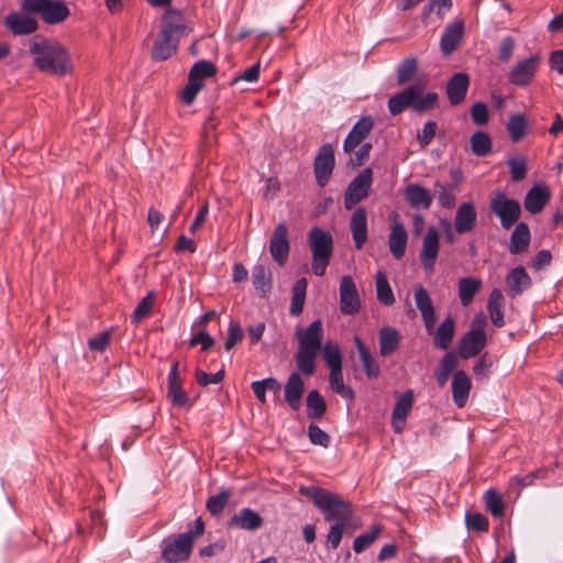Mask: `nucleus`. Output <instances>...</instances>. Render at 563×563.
Wrapping results in <instances>:
<instances>
[{
    "label": "nucleus",
    "instance_id": "6e6d98bb",
    "mask_svg": "<svg viewBox=\"0 0 563 563\" xmlns=\"http://www.w3.org/2000/svg\"><path fill=\"white\" fill-rule=\"evenodd\" d=\"M380 532V526H373L368 532L363 533L354 539L353 550L356 553L363 552L375 542V540L379 537Z\"/></svg>",
    "mask_w": 563,
    "mask_h": 563
},
{
    "label": "nucleus",
    "instance_id": "338daca9",
    "mask_svg": "<svg viewBox=\"0 0 563 563\" xmlns=\"http://www.w3.org/2000/svg\"><path fill=\"white\" fill-rule=\"evenodd\" d=\"M471 118L474 123L485 125L488 122V109L484 102H476L471 108Z\"/></svg>",
    "mask_w": 563,
    "mask_h": 563
},
{
    "label": "nucleus",
    "instance_id": "4d7b16f0",
    "mask_svg": "<svg viewBox=\"0 0 563 563\" xmlns=\"http://www.w3.org/2000/svg\"><path fill=\"white\" fill-rule=\"evenodd\" d=\"M485 504L487 510L494 516V517H503L505 512V504L500 497V495L494 490L489 489L485 493L484 496Z\"/></svg>",
    "mask_w": 563,
    "mask_h": 563
},
{
    "label": "nucleus",
    "instance_id": "8fccbe9b",
    "mask_svg": "<svg viewBox=\"0 0 563 563\" xmlns=\"http://www.w3.org/2000/svg\"><path fill=\"white\" fill-rule=\"evenodd\" d=\"M512 181H520L527 175L528 159L525 155L518 154L510 157L507 162Z\"/></svg>",
    "mask_w": 563,
    "mask_h": 563
},
{
    "label": "nucleus",
    "instance_id": "c03bdc74",
    "mask_svg": "<svg viewBox=\"0 0 563 563\" xmlns=\"http://www.w3.org/2000/svg\"><path fill=\"white\" fill-rule=\"evenodd\" d=\"M307 290V280L301 278L296 282L292 288V298L289 307L291 316H299L302 312Z\"/></svg>",
    "mask_w": 563,
    "mask_h": 563
},
{
    "label": "nucleus",
    "instance_id": "9d476101",
    "mask_svg": "<svg viewBox=\"0 0 563 563\" xmlns=\"http://www.w3.org/2000/svg\"><path fill=\"white\" fill-rule=\"evenodd\" d=\"M340 309L343 314L353 316L361 309V298L353 278L343 276L340 282Z\"/></svg>",
    "mask_w": 563,
    "mask_h": 563
},
{
    "label": "nucleus",
    "instance_id": "49530a36",
    "mask_svg": "<svg viewBox=\"0 0 563 563\" xmlns=\"http://www.w3.org/2000/svg\"><path fill=\"white\" fill-rule=\"evenodd\" d=\"M217 73V67L213 63L201 59L194 64L189 71L188 79L202 82L205 78L212 77Z\"/></svg>",
    "mask_w": 563,
    "mask_h": 563
},
{
    "label": "nucleus",
    "instance_id": "58836bf2",
    "mask_svg": "<svg viewBox=\"0 0 563 563\" xmlns=\"http://www.w3.org/2000/svg\"><path fill=\"white\" fill-rule=\"evenodd\" d=\"M306 406L308 417L314 420L321 419L328 408L323 396L317 389H312L308 393Z\"/></svg>",
    "mask_w": 563,
    "mask_h": 563
},
{
    "label": "nucleus",
    "instance_id": "052dcab7",
    "mask_svg": "<svg viewBox=\"0 0 563 563\" xmlns=\"http://www.w3.org/2000/svg\"><path fill=\"white\" fill-rule=\"evenodd\" d=\"M308 437L310 442L314 445L328 448L331 443L330 435L327 432H324L320 427L313 423H311L308 427Z\"/></svg>",
    "mask_w": 563,
    "mask_h": 563
},
{
    "label": "nucleus",
    "instance_id": "69168bd1",
    "mask_svg": "<svg viewBox=\"0 0 563 563\" xmlns=\"http://www.w3.org/2000/svg\"><path fill=\"white\" fill-rule=\"evenodd\" d=\"M466 525H467L468 529L475 530V531L486 532V531H488V528H489L488 519L479 512L467 514L466 515Z\"/></svg>",
    "mask_w": 563,
    "mask_h": 563
},
{
    "label": "nucleus",
    "instance_id": "6e6552de",
    "mask_svg": "<svg viewBox=\"0 0 563 563\" xmlns=\"http://www.w3.org/2000/svg\"><path fill=\"white\" fill-rule=\"evenodd\" d=\"M373 183V172L371 168L363 169L347 186L344 194V207L347 210L354 208L360 201L365 199Z\"/></svg>",
    "mask_w": 563,
    "mask_h": 563
},
{
    "label": "nucleus",
    "instance_id": "473e14b6",
    "mask_svg": "<svg viewBox=\"0 0 563 563\" xmlns=\"http://www.w3.org/2000/svg\"><path fill=\"white\" fill-rule=\"evenodd\" d=\"M504 303L505 298L501 290L498 288L493 289L487 300V311L492 323L497 328H501L505 324L503 312Z\"/></svg>",
    "mask_w": 563,
    "mask_h": 563
},
{
    "label": "nucleus",
    "instance_id": "5701e85b",
    "mask_svg": "<svg viewBox=\"0 0 563 563\" xmlns=\"http://www.w3.org/2000/svg\"><path fill=\"white\" fill-rule=\"evenodd\" d=\"M299 347L320 351L322 347L323 329L321 320H316L306 330H297Z\"/></svg>",
    "mask_w": 563,
    "mask_h": 563
},
{
    "label": "nucleus",
    "instance_id": "37998d69",
    "mask_svg": "<svg viewBox=\"0 0 563 563\" xmlns=\"http://www.w3.org/2000/svg\"><path fill=\"white\" fill-rule=\"evenodd\" d=\"M471 150L474 155L484 157L492 152V139L484 131H477L470 139Z\"/></svg>",
    "mask_w": 563,
    "mask_h": 563
},
{
    "label": "nucleus",
    "instance_id": "4be33fe9",
    "mask_svg": "<svg viewBox=\"0 0 563 563\" xmlns=\"http://www.w3.org/2000/svg\"><path fill=\"white\" fill-rule=\"evenodd\" d=\"M464 33V23L461 20L453 21L448 24L441 35L440 47L441 52L449 56L460 45Z\"/></svg>",
    "mask_w": 563,
    "mask_h": 563
},
{
    "label": "nucleus",
    "instance_id": "13d9d810",
    "mask_svg": "<svg viewBox=\"0 0 563 563\" xmlns=\"http://www.w3.org/2000/svg\"><path fill=\"white\" fill-rule=\"evenodd\" d=\"M418 64L412 57L401 62L397 69V84L405 85L410 81L417 73Z\"/></svg>",
    "mask_w": 563,
    "mask_h": 563
},
{
    "label": "nucleus",
    "instance_id": "4468645a",
    "mask_svg": "<svg viewBox=\"0 0 563 563\" xmlns=\"http://www.w3.org/2000/svg\"><path fill=\"white\" fill-rule=\"evenodd\" d=\"M264 526L262 516L251 508H241L228 521V528L244 531H257Z\"/></svg>",
    "mask_w": 563,
    "mask_h": 563
},
{
    "label": "nucleus",
    "instance_id": "603ef678",
    "mask_svg": "<svg viewBox=\"0 0 563 563\" xmlns=\"http://www.w3.org/2000/svg\"><path fill=\"white\" fill-rule=\"evenodd\" d=\"M413 405V393L412 390L405 391L396 401L393 410V418L398 420H406Z\"/></svg>",
    "mask_w": 563,
    "mask_h": 563
},
{
    "label": "nucleus",
    "instance_id": "de8ad7c7",
    "mask_svg": "<svg viewBox=\"0 0 563 563\" xmlns=\"http://www.w3.org/2000/svg\"><path fill=\"white\" fill-rule=\"evenodd\" d=\"M454 185L446 186L442 184L440 180H437L434 183V192L438 196L439 203L443 208L451 209L455 206L456 198L454 195Z\"/></svg>",
    "mask_w": 563,
    "mask_h": 563
},
{
    "label": "nucleus",
    "instance_id": "0eeeda50",
    "mask_svg": "<svg viewBox=\"0 0 563 563\" xmlns=\"http://www.w3.org/2000/svg\"><path fill=\"white\" fill-rule=\"evenodd\" d=\"M489 210L500 220V224L505 230H509L514 227L521 214V206L519 201L508 198L501 191H498L492 198Z\"/></svg>",
    "mask_w": 563,
    "mask_h": 563
},
{
    "label": "nucleus",
    "instance_id": "b1692460",
    "mask_svg": "<svg viewBox=\"0 0 563 563\" xmlns=\"http://www.w3.org/2000/svg\"><path fill=\"white\" fill-rule=\"evenodd\" d=\"M350 230L355 249L361 250L367 241V214L364 208H357L351 217Z\"/></svg>",
    "mask_w": 563,
    "mask_h": 563
},
{
    "label": "nucleus",
    "instance_id": "c9c22d12",
    "mask_svg": "<svg viewBox=\"0 0 563 563\" xmlns=\"http://www.w3.org/2000/svg\"><path fill=\"white\" fill-rule=\"evenodd\" d=\"M455 321L452 317H448L438 328L433 343L440 350H446L454 338Z\"/></svg>",
    "mask_w": 563,
    "mask_h": 563
},
{
    "label": "nucleus",
    "instance_id": "3c124183",
    "mask_svg": "<svg viewBox=\"0 0 563 563\" xmlns=\"http://www.w3.org/2000/svg\"><path fill=\"white\" fill-rule=\"evenodd\" d=\"M167 397L178 407L189 405V397L181 387V379L167 382Z\"/></svg>",
    "mask_w": 563,
    "mask_h": 563
},
{
    "label": "nucleus",
    "instance_id": "680f3d73",
    "mask_svg": "<svg viewBox=\"0 0 563 563\" xmlns=\"http://www.w3.org/2000/svg\"><path fill=\"white\" fill-rule=\"evenodd\" d=\"M452 8V0H429L422 11V18L427 19L433 11L439 16H443Z\"/></svg>",
    "mask_w": 563,
    "mask_h": 563
},
{
    "label": "nucleus",
    "instance_id": "f257e3e1",
    "mask_svg": "<svg viewBox=\"0 0 563 563\" xmlns=\"http://www.w3.org/2000/svg\"><path fill=\"white\" fill-rule=\"evenodd\" d=\"M34 65L43 73L63 77L71 71L73 62L68 49L53 38H34L30 45Z\"/></svg>",
    "mask_w": 563,
    "mask_h": 563
},
{
    "label": "nucleus",
    "instance_id": "864d4df0",
    "mask_svg": "<svg viewBox=\"0 0 563 563\" xmlns=\"http://www.w3.org/2000/svg\"><path fill=\"white\" fill-rule=\"evenodd\" d=\"M154 306V292H148L135 307L131 321L132 323L137 324L143 319L147 318L152 313V309Z\"/></svg>",
    "mask_w": 563,
    "mask_h": 563
},
{
    "label": "nucleus",
    "instance_id": "423d86ee",
    "mask_svg": "<svg viewBox=\"0 0 563 563\" xmlns=\"http://www.w3.org/2000/svg\"><path fill=\"white\" fill-rule=\"evenodd\" d=\"M194 548L191 532L169 536L163 541V559L167 563H180L189 559Z\"/></svg>",
    "mask_w": 563,
    "mask_h": 563
},
{
    "label": "nucleus",
    "instance_id": "2f4dec72",
    "mask_svg": "<svg viewBox=\"0 0 563 563\" xmlns=\"http://www.w3.org/2000/svg\"><path fill=\"white\" fill-rule=\"evenodd\" d=\"M416 98L415 87L412 85L405 88L388 99V110L391 115L400 114L405 109L411 108Z\"/></svg>",
    "mask_w": 563,
    "mask_h": 563
},
{
    "label": "nucleus",
    "instance_id": "a18cd8bd",
    "mask_svg": "<svg viewBox=\"0 0 563 563\" xmlns=\"http://www.w3.org/2000/svg\"><path fill=\"white\" fill-rule=\"evenodd\" d=\"M254 287L266 296L272 289L271 273L262 264L255 265L252 272Z\"/></svg>",
    "mask_w": 563,
    "mask_h": 563
},
{
    "label": "nucleus",
    "instance_id": "ea45409f",
    "mask_svg": "<svg viewBox=\"0 0 563 563\" xmlns=\"http://www.w3.org/2000/svg\"><path fill=\"white\" fill-rule=\"evenodd\" d=\"M412 87H415L416 98L412 103V109L416 112H424L428 109H431L435 106L439 96L437 92H428L426 95H422L424 90L423 84H413Z\"/></svg>",
    "mask_w": 563,
    "mask_h": 563
},
{
    "label": "nucleus",
    "instance_id": "a19ab883",
    "mask_svg": "<svg viewBox=\"0 0 563 563\" xmlns=\"http://www.w3.org/2000/svg\"><path fill=\"white\" fill-rule=\"evenodd\" d=\"M529 123L522 113L511 114L507 122V131L512 142H519L527 133Z\"/></svg>",
    "mask_w": 563,
    "mask_h": 563
},
{
    "label": "nucleus",
    "instance_id": "f704fd0d",
    "mask_svg": "<svg viewBox=\"0 0 563 563\" xmlns=\"http://www.w3.org/2000/svg\"><path fill=\"white\" fill-rule=\"evenodd\" d=\"M320 351L298 347L295 361L300 373L311 376L316 372V358Z\"/></svg>",
    "mask_w": 563,
    "mask_h": 563
},
{
    "label": "nucleus",
    "instance_id": "ddd939ff",
    "mask_svg": "<svg viewBox=\"0 0 563 563\" xmlns=\"http://www.w3.org/2000/svg\"><path fill=\"white\" fill-rule=\"evenodd\" d=\"M269 253L278 265H284L289 255L288 229L285 223H279L272 233L269 240Z\"/></svg>",
    "mask_w": 563,
    "mask_h": 563
},
{
    "label": "nucleus",
    "instance_id": "6ab92c4d",
    "mask_svg": "<svg viewBox=\"0 0 563 563\" xmlns=\"http://www.w3.org/2000/svg\"><path fill=\"white\" fill-rule=\"evenodd\" d=\"M477 223V211L473 202L459 206L454 217V231L459 234L472 232Z\"/></svg>",
    "mask_w": 563,
    "mask_h": 563
},
{
    "label": "nucleus",
    "instance_id": "20e7f679",
    "mask_svg": "<svg viewBox=\"0 0 563 563\" xmlns=\"http://www.w3.org/2000/svg\"><path fill=\"white\" fill-rule=\"evenodd\" d=\"M308 243L312 253V272L317 276H323L333 254V238L323 229L313 227L309 231Z\"/></svg>",
    "mask_w": 563,
    "mask_h": 563
},
{
    "label": "nucleus",
    "instance_id": "0e129e2a",
    "mask_svg": "<svg viewBox=\"0 0 563 563\" xmlns=\"http://www.w3.org/2000/svg\"><path fill=\"white\" fill-rule=\"evenodd\" d=\"M438 124L435 121H428L424 123L422 130L418 133L417 140L421 148L427 147L435 136Z\"/></svg>",
    "mask_w": 563,
    "mask_h": 563
},
{
    "label": "nucleus",
    "instance_id": "79ce46f5",
    "mask_svg": "<svg viewBox=\"0 0 563 563\" xmlns=\"http://www.w3.org/2000/svg\"><path fill=\"white\" fill-rule=\"evenodd\" d=\"M375 284L378 301L385 306L393 305L395 302V296L384 272H377Z\"/></svg>",
    "mask_w": 563,
    "mask_h": 563
},
{
    "label": "nucleus",
    "instance_id": "a211bd4d",
    "mask_svg": "<svg viewBox=\"0 0 563 563\" xmlns=\"http://www.w3.org/2000/svg\"><path fill=\"white\" fill-rule=\"evenodd\" d=\"M471 79L466 73L460 71L452 75L446 84V96L452 106L462 103L467 95Z\"/></svg>",
    "mask_w": 563,
    "mask_h": 563
},
{
    "label": "nucleus",
    "instance_id": "c756f323",
    "mask_svg": "<svg viewBox=\"0 0 563 563\" xmlns=\"http://www.w3.org/2000/svg\"><path fill=\"white\" fill-rule=\"evenodd\" d=\"M401 335L399 331L393 327H383L378 331L379 354L388 356L394 353L400 344Z\"/></svg>",
    "mask_w": 563,
    "mask_h": 563
},
{
    "label": "nucleus",
    "instance_id": "9b49d317",
    "mask_svg": "<svg viewBox=\"0 0 563 563\" xmlns=\"http://www.w3.org/2000/svg\"><path fill=\"white\" fill-rule=\"evenodd\" d=\"M440 250V234L435 227H429L422 240L420 261L424 271L432 273Z\"/></svg>",
    "mask_w": 563,
    "mask_h": 563
},
{
    "label": "nucleus",
    "instance_id": "bf43d9fd",
    "mask_svg": "<svg viewBox=\"0 0 563 563\" xmlns=\"http://www.w3.org/2000/svg\"><path fill=\"white\" fill-rule=\"evenodd\" d=\"M230 498L231 494L229 492H221L220 494L211 496L207 500L206 507L211 515H220L228 505Z\"/></svg>",
    "mask_w": 563,
    "mask_h": 563
},
{
    "label": "nucleus",
    "instance_id": "09e8293b",
    "mask_svg": "<svg viewBox=\"0 0 563 563\" xmlns=\"http://www.w3.org/2000/svg\"><path fill=\"white\" fill-rule=\"evenodd\" d=\"M329 383L332 390L342 396L343 398H354V390L351 387L346 386L343 382L342 368L338 371H330Z\"/></svg>",
    "mask_w": 563,
    "mask_h": 563
},
{
    "label": "nucleus",
    "instance_id": "e433bc0d",
    "mask_svg": "<svg viewBox=\"0 0 563 563\" xmlns=\"http://www.w3.org/2000/svg\"><path fill=\"white\" fill-rule=\"evenodd\" d=\"M482 282L475 277H464L459 280V297L462 306L467 307L479 291Z\"/></svg>",
    "mask_w": 563,
    "mask_h": 563
},
{
    "label": "nucleus",
    "instance_id": "bb28decb",
    "mask_svg": "<svg viewBox=\"0 0 563 563\" xmlns=\"http://www.w3.org/2000/svg\"><path fill=\"white\" fill-rule=\"evenodd\" d=\"M4 24L15 35H26L34 33L38 26L35 19L16 12L7 15L4 19Z\"/></svg>",
    "mask_w": 563,
    "mask_h": 563
},
{
    "label": "nucleus",
    "instance_id": "7c9ffc66",
    "mask_svg": "<svg viewBox=\"0 0 563 563\" xmlns=\"http://www.w3.org/2000/svg\"><path fill=\"white\" fill-rule=\"evenodd\" d=\"M530 240L531 234L528 224L525 222L518 223L510 236L509 252L515 255L526 252Z\"/></svg>",
    "mask_w": 563,
    "mask_h": 563
},
{
    "label": "nucleus",
    "instance_id": "dca6fc26",
    "mask_svg": "<svg viewBox=\"0 0 563 563\" xmlns=\"http://www.w3.org/2000/svg\"><path fill=\"white\" fill-rule=\"evenodd\" d=\"M407 243V230L404 223L397 219V214H395L388 235V247L395 260H401L405 256Z\"/></svg>",
    "mask_w": 563,
    "mask_h": 563
},
{
    "label": "nucleus",
    "instance_id": "a878e982",
    "mask_svg": "<svg viewBox=\"0 0 563 563\" xmlns=\"http://www.w3.org/2000/svg\"><path fill=\"white\" fill-rule=\"evenodd\" d=\"M551 197L550 190L545 186H533L525 197V208L528 212L537 214L543 210Z\"/></svg>",
    "mask_w": 563,
    "mask_h": 563
},
{
    "label": "nucleus",
    "instance_id": "1a4fd4ad",
    "mask_svg": "<svg viewBox=\"0 0 563 563\" xmlns=\"http://www.w3.org/2000/svg\"><path fill=\"white\" fill-rule=\"evenodd\" d=\"M335 166L334 150L331 144H323L314 158L313 173L316 181L320 187H324L333 173Z\"/></svg>",
    "mask_w": 563,
    "mask_h": 563
},
{
    "label": "nucleus",
    "instance_id": "393cba45",
    "mask_svg": "<svg viewBox=\"0 0 563 563\" xmlns=\"http://www.w3.org/2000/svg\"><path fill=\"white\" fill-rule=\"evenodd\" d=\"M472 382L464 371H456L452 377V398L459 408H463L468 399Z\"/></svg>",
    "mask_w": 563,
    "mask_h": 563
},
{
    "label": "nucleus",
    "instance_id": "f3484780",
    "mask_svg": "<svg viewBox=\"0 0 563 563\" xmlns=\"http://www.w3.org/2000/svg\"><path fill=\"white\" fill-rule=\"evenodd\" d=\"M374 126L372 117L361 118L349 132L343 142V151L352 153L368 136Z\"/></svg>",
    "mask_w": 563,
    "mask_h": 563
},
{
    "label": "nucleus",
    "instance_id": "f03ea898",
    "mask_svg": "<svg viewBox=\"0 0 563 563\" xmlns=\"http://www.w3.org/2000/svg\"><path fill=\"white\" fill-rule=\"evenodd\" d=\"M184 14L169 8L162 16L158 35L152 47L154 60H166L176 54L179 41L188 33Z\"/></svg>",
    "mask_w": 563,
    "mask_h": 563
},
{
    "label": "nucleus",
    "instance_id": "cd10ccee",
    "mask_svg": "<svg viewBox=\"0 0 563 563\" xmlns=\"http://www.w3.org/2000/svg\"><path fill=\"white\" fill-rule=\"evenodd\" d=\"M405 198L415 209H429L433 201V195L419 184H409L405 188Z\"/></svg>",
    "mask_w": 563,
    "mask_h": 563
},
{
    "label": "nucleus",
    "instance_id": "f8f14e48",
    "mask_svg": "<svg viewBox=\"0 0 563 563\" xmlns=\"http://www.w3.org/2000/svg\"><path fill=\"white\" fill-rule=\"evenodd\" d=\"M539 64V55H532L529 58L517 62L508 75V80L518 87L528 86L532 81Z\"/></svg>",
    "mask_w": 563,
    "mask_h": 563
},
{
    "label": "nucleus",
    "instance_id": "2eb2a0df",
    "mask_svg": "<svg viewBox=\"0 0 563 563\" xmlns=\"http://www.w3.org/2000/svg\"><path fill=\"white\" fill-rule=\"evenodd\" d=\"M305 393V382L298 372L289 374L284 385V401L294 411L301 408V400Z\"/></svg>",
    "mask_w": 563,
    "mask_h": 563
},
{
    "label": "nucleus",
    "instance_id": "aec40b11",
    "mask_svg": "<svg viewBox=\"0 0 563 563\" xmlns=\"http://www.w3.org/2000/svg\"><path fill=\"white\" fill-rule=\"evenodd\" d=\"M487 343L486 334L467 331L461 339L457 347L459 356L467 360L478 355Z\"/></svg>",
    "mask_w": 563,
    "mask_h": 563
},
{
    "label": "nucleus",
    "instance_id": "4c0bfd02",
    "mask_svg": "<svg viewBox=\"0 0 563 563\" xmlns=\"http://www.w3.org/2000/svg\"><path fill=\"white\" fill-rule=\"evenodd\" d=\"M459 360L454 352H448L441 360L438 368L435 369V379L440 387H443L451 375V373L457 367Z\"/></svg>",
    "mask_w": 563,
    "mask_h": 563
},
{
    "label": "nucleus",
    "instance_id": "5fc2aeb1",
    "mask_svg": "<svg viewBox=\"0 0 563 563\" xmlns=\"http://www.w3.org/2000/svg\"><path fill=\"white\" fill-rule=\"evenodd\" d=\"M324 362L330 371H338L342 368V355L336 344L328 342L322 349Z\"/></svg>",
    "mask_w": 563,
    "mask_h": 563
},
{
    "label": "nucleus",
    "instance_id": "e2e57ef3",
    "mask_svg": "<svg viewBox=\"0 0 563 563\" xmlns=\"http://www.w3.org/2000/svg\"><path fill=\"white\" fill-rule=\"evenodd\" d=\"M243 339V331L240 323L231 321L228 329V336L224 342V349L230 351Z\"/></svg>",
    "mask_w": 563,
    "mask_h": 563
},
{
    "label": "nucleus",
    "instance_id": "72a5a7b5",
    "mask_svg": "<svg viewBox=\"0 0 563 563\" xmlns=\"http://www.w3.org/2000/svg\"><path fill=\"white\" fill-rule=\"evenodd\" d=\"M355 346L357 349L360 360L362 362L364 372L368 378H377L380 375V367L377 361L372 356L369 350L361 340V338H354Z\"/></svg>",
    "mask_w": 563,
    "mask_h": 563
},
{
    "label": "nucleus",
    "instance_id": "7ed1b4c3",
    "mask_svg": "<svg viewBox=\"0 0 563 563\" xmlns=\"http://www.w3.org/2000/svg\"><path fill=\"white\" fill-rule=\"evenodd\" d=\"M299 494L312 500L327 521L347 525L353 516L352 505L338 494L317 486H301Z\"/></svg>",
    "mask_w": 563,
    "mask_h": 563
},
{
    "label": "nucleus",
    "instance_id": "c85d7f7f",
    "mask_svg": "<svg viewBox=\"0 0 563 563\" xmlns=\"http://www.w3.org/2000/svg\"><path fill=\"white\" fill-rule=\"evenodd\" d=\"M506 282L508 294L512 298L521 295L523 290L531 285V278L522 266H517L511 269L507 275Z\"/></svg>",
    "mask_w": 563,
    "mask_h": 563
},
{
    "label": "nucleus",
    "instance_id": "39448f33",
    "mask_svg": "<svg viewBox=\"0 0 563 563\" xmlns=\"http://www.w3.org/2000/svg\"><path fill=\"white\" fill-rule=\"evenodd\" d=\"M21 9L24 13L37 14L47 24H58L69 16V9L59 0H23Z\"/></svg>",
    "mask_w": 563,
    "mask_h": 563
},
{
    "label": "nucleus",
    "instance_id": "774afa93",
    "mask_svg": "<svg viewBox=\"0 0 563 563\" xmlns=\"http://www.w3.org/2000/svg\"><path fill=\"white\" fill-rule=\"evenodd\" d=\"M224 378V371L220 369L214 374H208L203 371L198 369L196 372V380L200 386H207L209 384H219Z\"/></svg>",
    "mask_w": 563,
    "mask_h": 563
},
{
    "label": "nucleus",
    "instance_id": "412c9836",
    "mask_svg": "<svg viewBox=\"0 0 563 563\" xmlns=\"http://www.w3.org/2000/svg\"><path fill=\"white\" fill-rule=\"evenodd\" d=\"M415 301L418 310L421 312L422 320L428 333H431L437 316L432 300L428 291L422 286L415 288Z\"/></svg>",
    "mask_w": 563,
    "mask_h": 563
}]
</instances>
